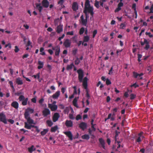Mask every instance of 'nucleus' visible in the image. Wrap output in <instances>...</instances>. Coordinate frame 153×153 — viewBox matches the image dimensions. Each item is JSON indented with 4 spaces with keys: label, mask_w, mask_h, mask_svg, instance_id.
<instances>
[{
    "label": "nucleus",
    "mask_w": 153,
    "mask_h": 153,
    "mask_svg": "<svg viewBox=\"0 0 153 153\" xmlns=\"http://www.w3.org/2000/svg\"><path fill=\"white\" fill-rule=\"evenodd\" d=\"M78 74V79L80 82H83L82 85L84 88L86 89H87L88 79L86 77H85L83 80L84 77V72L81 69H79L77 71Z\"/></svg>",
    "instance_id": "nucleus-1"
},
{
    "label": "nucleus",
    "mask_w": 153,
    "mask_h": 153,
    "mask_svg": "<svg viewBox=\"0 0 153 153\" xmlns=\"http://www.w3.org/2000/svg\"><path fill=\"white\" fill-rule=\"evenodd\" d=\"M93 11V8L90 6L89 0H86L85 3V10L84 11V13L86 14L87 11H88L93 16L94 13Z\"/></svg>",
    "instance_id": "nucleus-2"
},
{
    "label": "nucleus",
    "mask_w": 153,
    "mask_h": 153,
    "mask_svg": "<svg viewBox=\"0 0 153 153\" xmlns=\"http://www.w3.org/2000/svg\"><path fill=\"white\" fill-rule=\"evenodd\" d=\"M0 122H2L5 124L7 123L6 116L3 112L0 113Z\"/></svg>",
    "instance_id": "nucleus-3"
},
{
    "label": "nucleus",
    "mask_w": 153,
    "mask_h": 153,
    "mask_svg": "<svg viewBox=\"0 0 153 153\" xmlns=\"http://www.w3.org/2000/svg\"><path fill=\"white\" fill-rule=\"evenodd\" d=\"M52 49L53 50L55 51V55L59 56L60 51V47L59 45H56L55 47H52Z\"/></svg>",
    "instance_id": "nucleus-4"
},
{
    "label": "nucleus",
    "mask_w": 153,
    "mask_h": 153,
    "mask_svg": "<svg viewBox=\"0 0 153 153\" xmlns=\"http://www.w3.org/2000/svg\"><path fill=\"white\" fill-rule=\"evenodd\" d=\"M34 110L30 108H28L26 110L24 114V116H30L29 113L32 114L33 113Z\"/></svg>",
    "instance_id": "nucleus-5"
},
{
    "label": "nucleus",
    "mask_w": 153,
    "mask_h": 153,
    "mask_svg": "<svg viewBox=\"0 0 153 153\" xmlns=\"http://www.w3.org/2000/svg\"><path fill=\"white\" fill-rule=\"evenodd\" d=\"M50 111L48 108H45L42 111V114L44 117H46L50 114Z\"/></svg>",
    "instance_id": "nucleus-6"
},
{
    "label": "nucleus",
    "mask_w": 153,
    "mask_h": 153,
    "mask_svg": "<svg viewBox=\"0 0 153 153\" xmlns=\"http://www.w3.org/2000/svg\"><path fill=\"white\" fill-rule=\"evenodd\" d=\"M80 19L81 20V23L82 25L85 26H86L87 22V16H86L85 19H84L83 15H82L80 17Z\"/></svg>",
    "instance_id": "nucleus-7"
},
{
    "label": "nucleus",
    "mask_w": 153,
    "mask_h": 153,
    "mask_svg": "<svg viewBox=\"0 0 153 153\" xmlns=\"http://www.w3.org/2000/svg\"><path fill=\"white\" fill-rule=\"evenodd\" d=\"M79 127L82 130L84 131L87 127V124L85 123L82 122L79 124Z\"/></svg>",
    "instance_id": "nucleus-8"
},
{
    "label": "nucleus",
    "mask_w": 153,
    "mask_h": 153,
    "mask_svg": "<svg viewBox=\"0 0 153 153\" xmlns=\"http://www.w3.org/2000/svg\"><path fill=\"white\" fill-rule=\"evenodd\" d=\"M48 107L50 108L52 111H54L57 109L58 107L56 105L48 104Z\"/></svg>",
    "instance_id": "nucleus-9"
},
{
    "label": "nucleus",
    "mask_w": 153,
    "mask_h": 153,
    "mask_svg": "<svg viewBox=\"0 0 153 153\" xmlns=\"http://www.w3.org/2000/svg\"><path fill=\"white\" fill-rule=\"evenodd\" d=\"M25 117L27 120V122H25V123H28V124L29 125L34 124L33 120L30 118V116H27V117L26 116H25Z\"/></svg>",
    "instance_id": "nucleus-10"
},
{
    "label": "nucleus",
    "mask_w": 153,
    "mask_h": 153,
    "mask_svg": "<svg viewBox=\"0 0 153 153\" xmlns=\"http://www.w3.org/2000/svg\"><path fill=\"white\" fill-rule=\"evenodd\" d=\"M24 127L25 128L28 129H30L31 128H36V126L32 125V124L29 125L27 123H25Z\"/></svg>",
    "instance_id": "nucleus-11"
},
{
    "label": "nucleus",
    "mask_w": 153,
    "mask_h": 153,
    "mask_svg": "<svg viewBox=\"0 0 153 153\" xmlns=\"http://www.w3.org/2000/svg\"><path fill=\"white\" fill-rule=\"evenodd\" d=\"M60 115L58 113H54L53 117V121L55 122L57 121Z\"/></svg>",
    "instance_id": "nucleus-12"
},
{
    "label": "nucleus",
    "mask_w": 153,
    "mask_h": 153,
    "mask_svg": "<svg viewBox=\"0 0 153 153\" xmlns=\"http://www.w3.org/2000/svg\"><path fill=\"white\" fill-rule=\"evenodd\" d=\"M71 45L70 41L68 39H66L64 42V45L66 48L70 47Z\"/></svg>",
    "instance_id": "nucleus-13"
},
{
    "label": "nucleus",
    "mask_w": 153,
    "mask_h": 153,
    "mask_svg": "<svg viewBox=\"0 0 153 153\" xmlns=\"http://www.w3.org/2000/svg\"><path fill=\"white\" fill-rule=\"evenodd\" d=\"M64 134L68 137L71 140H73V135L71 132L70 131L64 132Z\"/></svg>",
    "instance_id": "nucleus-14"
},
{
    "label": "nucleus",
    "mask_w": 153,
    "mask_h": 153,
    "mask_svg": "<svg viewBox=\"0 0 153 153\" xmlns=\"http://www.w3.org/2000/svg\"><path fill=\"white\" fill-rule=\"evenodd\" d=\"M63 27V25L60 24L57 26L56 29V32L57 33H60L62 31Z\"/></svg>",
    "instance_id": "nucleus-15"
},
{
    "label": "nucleus",
    "mask_w": 153,
    "mask_h": 153,
    "mask_svg": "<svg viewBox=\"0 0 153 153\" xmlns=\"http://www.w3.org/2000/svg\"><path fill=\"white\" fill-rule=\"evenodd\" d=\"M65 125L67 127H71L73 126V122L71 120H66L65 121Z\"/></svg>",
    "instance_id": "nucleus-16"
},
{
    "label": "nucleus",
    "mask_w": 153,
    "mask_h": 153,
    "mask_svg": "<svg viewBox=\"0 0 153 153\" xmlns=\"http://www.w3.org/2000/svg\"><path fill=\"white\" fill-rule=\"evenodd\" d=\"M42 4L43 7L45 8H47L49 5V2L48 0H43Z\"/></svg>",
    "instance_id": "nucleus-17"
},
{
    "label": "nucleus",
    "mask_w": 153,
    "mask_h": 153,
    "mask_svg": "<svg viewBox=\"0 0 153 153\" xmlns=\"http://www.w3.org/2000/svg\"><path fill=\"white\" fill-rule=\"evenodd\" d=\"M11 106L16 109H18L19 108V104L16 101L13 102L11 104Z\"/></svg>",
    "instance_id": "nucleus-18"
},
{
    "label": "nucleus",
    "mask_w": 153,
    "mask_h": 153,
    "mask_svg": "<svg viewBox=\"0 0 153 153\" xmlns=\"http://www.w3.org/2000/svg\"><path fill=\"white\" fill-rule=\"evenodd\" d=\"M99 141L101 146V147L104 149H105V141L102 138H100L99 139Z\"/></svg>",
    "instance_id": "nucleus-19"
},
{
    "label": "nucleus",
    "mask_w": 153,
    "mask_h": 153,
    "mask_svg": "<svg viewBox=\"0 0 153 153\" xmlns=\"http://www.w3.org/2000/svg\"><path fill=\"white\" fill-rule=\"evenodd\" d=\"M60 95V91H57L52 95V97L53 99H57Z\"/></svg>",
    "instance_id": "nucleus-20"
},
{
    "label": "nucleus",
    "mask_w": 153,
    "mask_h": 153,
    "mask_svg": "<svg viewBox=\"0 0 153 153\" xmlns=\"http://www.w3.org/2000/svg\"><path fill=\"white\" fill-rule=\"evenodd\" d=\"M78 98H79L78 97H76L75 98H74V100L73 101V105H74V106H75V107H76L77 108H78V106L77 104V102L78 99Z\"/></svg>",
    "instance_id": "nucleus-21"
},
{
    "label": "nucleus",
    "mask_w": 153,
    "mask_h": 153,
    "mask_svg": "<svg viewBox=\"0 0 153 153\" xmlns=\"http://www.w3.org/2000/svg\"><path fill=\"white\" fill-rule=\"evenodd\" d=\"M72 8L73 10L76 11L78 9V6L77 3L76 2H74L73 3Z\"/></svg>",
    "instance_id": "nucleus-22"
},
{
    "label": "nucleus",
    "mask_w": 153,
    "mask_h": 153,
    "mask_svg": "<svg viewBox=\"0 0 153 153\" xmlns=\"http://www.w3.org/2000/svg\"><path fill=\"white\" fill-rule=\"evenodd\" d=\"M133 76L134 78H136L138 76L140 77L142 76L143 75V73H140V74H138L137 73L135 72H133Z\"/></svg>",
    "instance_id": "nucleus-23"
},
{
    "label": "nucleus",
    "mask_w": 153,
    "mask_h": 153,
    "mask_svg": "<svg viewBox=\"0 0 153 153\" xmlns=\"http://www.w3.org/2000/svg\"><path fill=\"white\" fill-rule=\"evenodd\" d=\"M38 64L39 65L37 67L38 69H40L43 68L44 65L43 62L40 61H39L38 62Z\"/></svg>",
    "instance_id": "nucleus-24"
},
{
    "label": "nucleus",
    "mask_w": 153,
    "mask_h": 153,
    "mask_svg": "<svg viewBox=\"0 0 153 153\" xmlns=\"http://www.w3.org/2000/svg\"><path fill=\"white\" fill-rule=\"evenodd\" d=\"M16 82L18 85H22L23 84L22 80L19 78H17L16 79Z\"/></svg>",
    "instance_id": "nucleus-25"
},
{
    "label": "nucleus",
    "mask_w": 153,
    "mask_h": 153,
    "mask_svg": "<svg viewBox=\"0 0 153 153\" xmlns=\"http://www.w3.org/2000/svg\"><path fill=\"white\" fill-rule=\"evenodd\" d=\"M36 6L39 12H41L43 9V8L41 6L40 4H36Z\"/></svg>",
    "instance_id": "nucleus-26"
},
{
    "label": "nucleus",
    "mask_w": 153,
    "mask_h": 153,
    "mask_svg": "<svg viewBox=\"0 0 153 153\" xmlns=\"http://www.w3.org/2000/svg\"><path fill=\"white\" fill-rule=\"evenodd\" d=\"M58 129L57 126L56 125L53 127H52L51 129V131L52 132H54Z\"/></svg>",
    "instance_id": "nucleus-27"
},
{
    "label": "nucleus",
    "mask_w": 153,
    "mask_h": 153,
    "mask_svg": "<svg viewBox=\"0 0 153 153\" xmlns=\"http://www.w3.org/2000/svg\"><path fill=\"white\" fill-rule=\"evenodd\" d=\"M28 98H26L22 100V104L24 106L26 105H27V102L28 100Z\"/></svg>",
    "instance_id": "nucleus-28"
},
{
    "label": "nucleus",
    "mask_w": 153,
    "mask_h": 153,
    "mask_svg": "<svg viewBox=\"0 0 153 153\" xmlns=\"http://www.w3.org/2000/svg\"><path fill=\"white\" fill-rule=\"evenodd\" d=\"M73 66H74V65L73 63H71L70 65H68L67 66L66 69L67 70H71L73 68Z\"/></svg>",
    "instance_id": "nucleus-29"
},
{
    "label": "nucleus",
    "mask_w": 153,
    "mask_h": 153,
    "mask_svg": "<svg viewBox=\"0 0 153 153\" xmlns=\"http://www.w3.org/2000/svg\"><path fill=\"white\" fill-rule=\"evenodd\" d=\"M82 138L83 139L88 140L90 138V136L88 135L85 134L82 135Z\"/></svg>",
    "instance_id": "nucleus-30"
},
{
    "label": "nucleus",
    "mask_w": 153,
    "mask_h": 153,
    "mask_svg": "<svg viewBox=\"0 0 153 153\" xmlns=\"http://www.w3.org/2000/svg\"><path fill=\"white\" fill-rule=\"evenodd\" d=\"M89 40V38L88 36H85L84 37L83 42H87Z\"/></svg>",
    "instance_id": "nucleus-31"
},
{
    "label": "nucleus",
    "mask_w": 153,
    "mask_h": 153,
    "mask_svg": "<svg viewBox=\"0 0 153 153\" xmlns=\"http://www.w3.org/2000/svg\"><path fill=\"white\" fill-rule=\"evenodd\" d=\"M48 129H44L41 132V134L42 135H45L48 131Z\"/></svg>",
    "instance_id": "nucleus-32"
},
{
    "label": "nucleus",
    "mask_w": 153,
    "mask_h": 153,
    "mask_svg": "<svg viewBox=\"0 0 153 153\" xmlns=\"http://www.w3.org/2000/svg\"><path fill=\"white\" fill-rule=\"evenodd\" d=\"M80 62V61L79 59L77 57L74 61V63L75 65H78Z\"/></svg>",
    "instance_id": "nucleus-33"
},
{
    "label": "nucleus",
    "mask_w": 153,
    "mask_h": 153,
    "mask_svg": "<svg viewBox=\"0 0 153 153\" xmlns=\"http://www.w3.org/2000/svg\"><path fill=\"white\" fill-rule=\"evenodd\" d=\"M46 123L48 126L49 127H51L53 124V123L51 120H47Z\"/></svg>",
    "instance_id": "nucleus-34"
},
{
    "label": "nucleus",
    "mask_w": 153,
    "mask_h": 153,
    "mask_svg": "<svg viewBox=\"0 0 153 153\" xmlns=\"http://www.w3.org/2000/svg\"><path fill=\"white\" fill-rule=\"evenodd\" d=\"M100 1H97V0L95 1V3H94V6L97 8H99L100 7L99 4Z\"/></svg>",
    "instance_id": "nucleus-35"
},
{
    "label": "nucleus",
    "mask_w": 153,
    "mask_h": 153,
    "mask_svg": "<svg viewBox=\"0 0 153 153\" xmlns=\"http://www.w3.org/2000/svg\"><path fill=\"white\" fill-rule=\"evenodd\" d=\"M9 84H10L11 87L12 88V89L13 90V91H15V88L14 87L13 85V82L12 81H10L8 82Z\"/></svg>",
    "instance_id": "nucleus-36"
},
{
    "label": "nucleus",
    "mask_w": 153,
    "mask_h": 153,
    "mask_svg": "<svg viewBox=\"0 0 153 153\" xmlns=\"http://www.w3.org/2000/svg\"><path fill=\"white\" fill-rule=\"evenodd\" d=\"M85 31V28L84 27L81 28L79 31V34L80 35H82L83 34Z\"/></svg>",
    "instance_id": "nucleus-37"
},
{
    "label": "nucleus",
    "mask_w": 153,
    "mask_h": 153,
    "mask_svg": "<svg viewBox=\"0 0 153 153\" xmlns=\"http://www.w3.org/2000/svg\"><path fill=\"white\" fill-rule=\"evenodd\" d=\"M34 148V146L32 145L30 147L28 148V150L29 152L30 153H32L33 151V149Z\"/></svg>",
    "instance_id": "nucleus-38"
},
{
    "label": "nucleus",
    "mask_w": 153,
    "mask_h": 153,
    "mask_svg": "<svg viewBox=\"0 0 153 153\" xmlns=\"http://www.w3.org/2000/svg\"><path fill=\"white\" fill-rule=\"evenodd\" d=\"M136 97V95L133 94H131L130 95V99L131 100L134 99Z\"/></svg>",
    "instance_id": "nucleus-39"
},
{
    "label": "nucleus",
    "mask_w": 153,
    "mask_h": 153,
    "mask_svg": "<svg viewBox=\"0 0 153 153\" xmlns=\"http://www.w3.org/2000/svg\"><path fill=\"white\" fill-rule=\"evenodd\" d=\"M32 77H34L35 79H36V78H37L38 79H39V78L40 77V73H37L36 75H33L32 76Z\"/></svg>",
    "instance_id": "nucleus-40"
},
{
    "label": "nucleus",
    "mask_w": 153,
    "mask_h": 153,
    "mask_svg": "<svg viewBox=\"0 0 153 153\" xmlns=\"http://www.w3.org/2000/svg\"><path fill=\"white\" fill-rule=\"evenodd\" d=\"M148 41L146 39H144V42H143L142 41L140 42V44L141 45L143 46V45L145 44H146V43Z\"/></svg>",
    "instance_id": "nucleus-41"
},
{
    "label": "nucleus",
    "mask_w": 153,
    "mask_h": 153,
    "mask_svg": "<svg viewBox=\"0 0 153 153\" xmlns=\"http://www.w3.org/2000/svg\"><path fill=\"white\" fill-rule=\"evenodd\" d=\"M25 99L24 96L23 95H20L19 98V99L20 101H22Z\"/></svg>",
    "instance_id": "nucleus-42"
},
{
    "label": "nucleus",
    "mask_w": 153,
    "mask_h": 153,
    "mask_svg": "<svg viewBox=\"0 0 153 153\" xmlns=\"http://www.w3.org/2000/svg\"><path fill=\"white\" fill-rule=\"evenodd\" d=\"M146 46L144 48L146 50H147L149 48V42L147 41V42L146 44Z\"/></svg>",
    "instance_id": "nucleus-43"
},
{
    "label": "nucleus",
    "mask_w": 153,
    "mask_h": 153,
    "mask_svg": "<svg viewBox=\"0 0 153 153\" xmlns=\"http://www.w3.org/2000/svg\"><path fill=\"white\" fill-rule=\"evenodd\" d=\"M120 28L122 29H123L125 28V27H126V25L125 24L123 23H122L120 24Z\"/></svg>",
    "instance_id": "nucleus-44"
},
{
    "label": "nucleus",
    "mask_w": 153,
    "mask_h": 153,
    "mask_svg": "<svg viewBox=\"0 0 153 153\" xmlns=\"http://www.w3.org/2000/svg\"><path fill=\"white\" fill-rule=\"evenodd\" d=\"M137 56H138L137 60L139 62H140L141 61L140 59L142 57V55H141L140 54H138Z\"/></svg>",
    "instance_id": "nucleus-45"
},
{
    "label": "nucleus",
    "mask_w": 153,
    "mask_h": 153,
    "mask_svg": "<svg viewBox=\"0 0 153 153\" xmlns=\"http://www.w3.org/2000/svg\"><path fill=\"white\" fill-rule=\"evenodd\" d=\"M130 86L131 87H134L135 88H136L137 87H138L139 86V85H138L136 83H135L132 85H131Z\"/></svg>",
    "instance_id": "nucleus-46"
},
{
    "label": "nucleus",
    "mask_w": 153,
    "mask_h": 153,
    "mask_svg": "<svg viewBox=\"0 0 153 153\" xmlns=\"http://www.w3.org/2000/svg\"><path fill=\"white\" fill-rule=\"evenodd\" d=\"M106 83L107 85H108L111 84V82L108 79H107L106 80Z\"/></svg>",
    "instance_id": "nucleus-47"
},
{
    "label": "nucleus",
    "mask_w": 153,
    "mask_h": 153,
    "mask_svg": "<svg viewBox=\"0 0 153 153\" xmlns=\"http://www.w3.org/2000/svg\"><path fill=\"white\" fill-rule=\"evenodd\" d=\"M81 116L80 114L77 115L76 118V119L77 120H78L81 119Z\"/></svg>",
    "instance_id": "nucleus-48"
},
{
    "label": "nucleus",
    "mask_w": 153,
    "mask_h": 153,
    "mask_svg": "<svg viewBox=\"0 0 153 153\" xmlns=\"http://www.w3.org/2000/svg\"><path fill=\"white\" fill-rule=\"evenodd\" d=\"M86 90V97L87 98V99L89 100L90 99V96L89 94L88 93V90H87V89Z\"/></svg>",
    "instance_id": "nucleus-49"
},
{
    "label": "nucleus",
    "mask_w": 153,
    "mask_h": 153,
    "mask_svg": "<svg viewBox=\"0 0 153 153\" xmlns=\"http://www.w3.org/2000/svg\"><path fill=\"white\" fill-rule=\"evenodd\" d=\"M145 34L146 35H148L150 38L152 37L153 36V35L151 34V33L150 32H146Z\"/></svg>",
    "instance_id": "nucleus-50"
},
{
    "label": "nucleus",
    "mask_w": 153,
    "mask_h": 153,
    "mask_svg": "<svg viewBox=\"0 0 153 153\" xmlns=\"http://www.w3.org/2000/svg\"><path fill=\"white\" fill-rule=\"evenodd\" d=\"M64 2V0H59V1H58V4L62 5L63 4Z\"/></svg>",
    "instance_id": "nucleus-51"
},
{
    "label": "nucleus",
    "mask_w": 153,
    "mask_h": 153,
    "mask_svg": "<svg viewBox=\"0 0 153 153\" xmlns=\"http://www.w3.org/2000/svg\"><path fill=\"white\" fill-rule=\"evenodd\" d=\"M97 33V30H94L93 33V37L94 38Z\"/></svg>",
    "instance_id": "nucleus-52"
},
{
    "label": "nucleus",
    "mask_w": 153,
    "mask_h": 153,
    "mask_svg": "<svg viewBox=\"0 0 153 153\" xmlns=\"http://www.w3.org/2000/svg\"><path fill=\"white\" fill-rule=\"evenodd\" d=\"M77 51V49H75L73 50L72 51L73 54L74 55H76Z\"/></svg>",
    "instance_id": "nucleus-53"
},
{
    "label": "nucleus",
    "mask_w": 153,
    "mask_h": 153,
    "mask_svg": "<svg viewBox=\"0 0 153 153\" xmlns=\"http://www.w3.org/2000/svg\"><path fill=\"white\" fill-rule=\"evenodd\" d=\"M141 137H139L136 140V141L137 142H140L142 141V139H141Z\"/></svg>",
    "instance_id": "nucleus-54"
},
{
    "label": "nucleus",
    "mask_w": 153,
    "mask_h": 153,
    "mask_svg": "<svg viewBox=\"0 0 153 153\" xmlns=\"http://www.w3.org/2000/svg\"><path fill=\"white\" fill-rule=\"evenodd\" d=\"M69 117L70 118V119L72 120H73L74 119L73 115L72 114H69Z\"/></svg>",
    "instance_id": "nucleus-55"
},
{
    "label": "nucleus",
    "mask_w": 153,
    "mask_h": 153,
    "mask_svg": "<svg viewBox=\"0 0 153 153\" xmlns=\"http://www.w3.org/2000/svg\"><path fill=\"white\" fill-rule=\"evenodd\" d=\"M121 7H118L115 10L114 12L115 13H117L119 11L121 10Z\"/></svg>",
    "instance_id": "nucleus-56"
},
{
    "label": "nucleus",
    "mask_w": 153,
    "mask_h": 153,
    "mask_svg": "<svg viewBox=\"0 0 153 153\" xmlns=\"http://www.w3.org/2000/svg\"><path fill=\"white\" fill-rule=\"evenodd\" d=\"M7 121L12 124H13L14 122V120L11 119H9L7 120Z\"/></svg>",
    "instance_id": "nucleus-57"
},
{
    "label": "nucleus",
    "mask_w": 153,
    "mask_h": 153,
    "mask_svg": "<svg viewBox=\"0 0 153 153\" xmlns=\"http://www.w3.org/2000/svg\"><path fill=\"white\" fill-rule=\"evenodd\" d=\"M14 51L16 53H17L19 51V49L17 46H15Z\"/></svg>",
    "instance_id": "nucleus-58"
},
{
    "label": "nucleus",
    "mask_w": 153,
    "mask_h": 153,
    "mask_svg": "<svg viewBox=\"0 0 153 153\" xmlns=\"http://www.w3.org/2000/svg\"><path fill=\"white\" fill-rule=\"evenodd\" d=\"M115 138L116 140V137L118 136L119 134L120 133V132L119 131H117L116 130L115 131Z\"/></svg>",
    "instance_id": "nucleus-59"
},
{
    "label": "nucleus",
    "mask_w": 153,
    "mask_h": 153,
    "mask_svg": "<svg viewBox=\"0 0 153 153\" xmlns=\"http://www.w3.org/2000/svg\"><path fill=\"white\" fill-rule=\"evenodd\" d=\"M68 35H74L73 32V31L68 32L67 33Z\"/></svg>",
    "instance_id": "nucleus-60"
},
{
    "label": "nucleus",
    "mask_w": 153,
    "mask_h": 153,
    "mask_svg": "<svg viewBox=\"0 0 153 153\" xmlns=\"http://www.w3.org/2000/svg\"><path fill=\"white\" fill-rule=\"evenodd\" d=\"M132 8L134 10H136V4L135 3L133 4Z\"/></svg>",
    "instance_id": "nucleus-61"
},
{
    "label": "nucleus",
    "mask_w": 153,
    "mask_h": 153,
    "mask_svg": "<svg viewBox=\"0 0 153 153\" xmlns=\"http://www.w3.org/2000/svg\"><path fill=\"white\" fill-rule=\"evenodd\" d=\"M113 69V66H112L110 70L109 71V73H108V74H109L111 75V74H112V71Z\"/></svg>",
    "instance_id": "nucleus-62"
},
{
    "label": "nucleus",
    "mask_w": 153,
    "mask_h": 153,
    "mask_svg": "<svg viewBox=\"0 0 153 153\" xmlns=\"http://www.w3.org/2000/svg\"><path fill=\"white\" fill-rule=\"evenodd\" d=\"M123 4L122 2H120L118 4V7H121L123 6Z\"/></svg>",
    "instance_id": "nucleus-63"
},
{
    "label": "nucleus",
    "mask_w": 153,
    "mask_h": 153,
    "mask_svg": "<svg viewBox=\"0 0 153 153\" xmlns=\"http://www.w3.org/2000/svg\"><path fill=\"white\" fill-rule=\"evenodd\" d=\"M150 12H149L150 13H153V4L152 5L150 8Z\"/></svg>",
    "instance_id": "nucleus-64"
}]
</instances>
